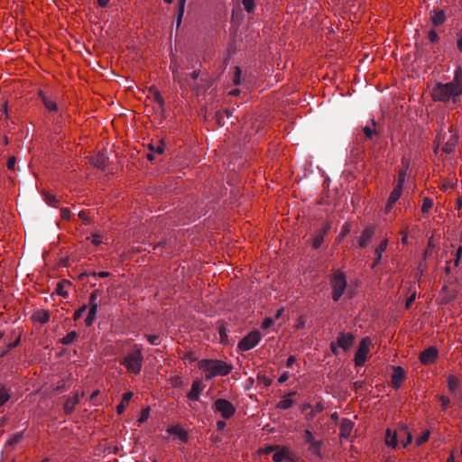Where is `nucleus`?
<instances>
[{"label":"nucleus","mask_w":462,"mask_h":462,"mask_svg":"<svg viewBox=\"0 0 462 462\" xmlns=\"http://www.w3.org/2000/svg\"><path fill=\"white\" fill-rule=\"evenodd\" d=\"M276 452L273 455V460L274 462H282L285 459H289V450L285 447H277Z\"/></svg>","instance_id":"nucleus-21"},{"label":"nucleus","mask_w":462,"mask_h":462,"mask_svg":"<svg viewBox=\"0 0 462 462\" xmlns=\"http://www.w3.org/2000/svg\"><path fill=\"white\" fill-rule=\"evenodd\" d=\"M45 200L50 206H55V203L57 202L56 197L51 194L46 195Z\"/></svg>","instance_id":"nucleus-58"},{"label":"nucleus","mask_w":462,"mask_h":462,"mask_svg":"<svg viewBox=\"0 0 462 462\" xmlns=\"http://www.w3.org/2000/svg\"><path fill=\"white\" fill-rule=\"evenodd\" d=\"M32 319L41 324H45L50 320V313L48 310H39L32 315Z\"/></svg>","instance_id":"nucleus-25"},{"label":"nucleus","mask_w":462,"mask_h":462,"mask_svg":"<svg viewBox=\"0 0 462 462\" xmlns=\"http://www.w3.org/2000/svg\"><path fill=\"white\" fill-rule=\"evenodd\" d=\"M406 435V440L402 439V444L403 447H407L410 443L412 441V434L409 431L408 427L405 425H402L400 427L398 431H392L390 429L386 430L385 434V443L386 445L396 448L398 445L399 438L402 437V435Z\"/></svg>","instance_id":"nucleus-5"},{"label":"nucleus","mask_w":462,"mask_h":462,"mask_svg":"<svg viewBox=\"0 0 462 462\" xmlns=\"http://www.w3.org/2000/svg\"><path fill=\"white\" fill-rule=\"evenodd\" d=\"M78 337H79L78 332L70 331L65 337H63L61 339H60V343L62 345H66V346L70 345L74 341L77 340Z\"/></svg>","instance_id":"nucleus-32"},{"label":"nucleus","mask_w":462,"mask_h":462,"mask_svg":"<svg viewBox=\"0 0 462 462\" xmlns=\"http://www.w3.org/2000/svg\"><path fill=\"white\" fill-rule=\"evenodd\" d=\"M457 143V136L455 134L450 135L448 140L443 145L442 151L445 153H451L455 150Z\"/></svg>","instance_id":"nucleus-26"},{"label":"nucleus","mask_w":462,"mask_h":462,"mask_svg":"<svg viewBox=\"0 0 462 462\" xmlns=\"http://www.w3.org/2000/svg\"><path fill=\"white\" fill-rule=\"evenodd\" d=\"M402 193V188L400 186H395L388 199V202L385 207L386 213H388L392 209L393 204L400 199Z\"/></svg>","instance_id":"nucleus-15"},{"label":"nucleus","mask_w":462,"mask_h":462,"mask_svg":"<svg viewBox=\"0 0 462 462\" xmlns=\"http://www.w3.org/2000/svg\"><path fill=\"white\" fill-rule=\"evenodd\" d=\"M457 50L462 52V30L457 32Z\"/></svg>","instance_id":"nucleus-62"},{"label":"nucleus","mask_w":462,"mask_h":462,"mask_svg":"<svg viewBox=\"0 0 462 462\" xmlns=\"http://www.w3.org/2000/svg\"><path fill=\"white\" fill-rule=\"evenodd\" d=\"M167 431L170 434L177 436L183 442H187L189 439L187 431H185L179 426H171L167 430Z\"/></svg>","instance_id":"nucleus-20"},{"label":"nucleus","mask_w":462,"mask_h":462,"mask_svg":"<svg viewBox=\"0 0 462 462\" xmlns=\"http://www.w3.org/2000/svg\"><path fill=\"white\" fill-rule=\"evenodd\" d=\"M262 338V334L258 330H254L247 334L242 340L238 343L237 347L241 351H248L254 348L258 345Z\"/></svg>","instance_id":"nucleus-6"},{"label":"nucleus","mask_w":462,"mask_h":462,"mask_svg":"<svg viewBox=\"0 0 462 462\" xmlns=\"http://www.w3.org/2000/svg\"><path fill=\"white\" fill-rule=\"evenodd\" d=\"M241 76H242V69L239 67H235V75L233 79V82L236 85L241 84Z\"/></svg>","instance_id":"nucleus-49"},{"label":"nucleus","mask_w":462,"mask_h":462,"mask_svg":"<svg viewBox=\"0 0 462 462\" xmlns=\"http://www.w3.org/2000/svg\"><path fill=\"white\" fill-rule=\"evenodd\" d=\"M39 97L48 111L54 112L58 110L57 104L54 101L48 98L42 91L39 92Z\"/></svg>","instance_id":"nucleus-23"},{"label":"nucleus","mask_w":462,"mask_h":462,"mask_svg":"<svg viewBox=\"0 0 462 462\" xmlns=\"http://www.w3.org/2000/svg\"><path fill=\"white\" fill-rule=\"evenodd\" d=\"M257 379L259 383H263L265 387L270 386L273 382L271 378L262 374H258Z\"/></svg>","instance_id":"nucleus-47"},{"label":"nucleus","mask_w":462,"mask_h":462,"mask_svg":"<svg viewBox=\"0 0 462 462\" xmlns=\"http://www.w3.org/2000/svg\"><path fill=\"white\" fill-rule=\"evenodd\" d=\"M88 309V305H83L81 306L79 309H78L75 312H74V315H73V319L74 320H78L79 319H80V317L82 316V314L86 311V310Z\"/></svg>","instance_id":"nucleus-53"},{"label":"nucleus","mask_w":462,"mask_h":462,"mask_svg":"<svg viewBox=\"0 0 462 462\" xmlns=\"http://www.w3.org/2000/svg\"><path fill=\"white\" fill-rule=\"evenodd\" d=\"M199 70H194L191 73L186 74L183 79L189 86L193 87L194 82L199 78Z\"/></svg>","instance_id":"nucleus-35"},{"label":"nucleus","mask_w":462,"mask_h":462,"mask_svg":"<svg viewBox=\"0 0 462 462\" xmlns=\"http://www.w3.org/2000/svg\"><path fill=\"white\" fill-rule=\"evenodd\" d=\"M243 5L247 13H253L254 10V0H242Z\"/></svg>","instance_id":"nucleus-45"},{"label":"nucleus","mask_w":462,"mask_h":462,"mask_svg":"<svg viewBox=\"0 0 462 462\" xmlns=\"http://www.w3.org/2000/svg\"><path fill=\"white\" fill-rule=\"evenodd\" d=\"M430 438V431H424L422 432L417 439H416V445L420 446L426 441H428Z\"/></svg>","instance_id":"nucleus-44"},{"label":"nucleus","mask_w":462,"mask_h":462,"mask_svg":"<svg viewBox=\"0 0 462 462\" xmlns=\"http://www.w3.org/2000/svg\"><path fill=\"white\" fill-rule=\"evenodd\" d=\"M387 245H388V241H387V239H384L375 248V250H374L375 258L372 264V268H374L381 262L382 254L386 250Z\"/></svg>","instance_id":"nucleus-17"},{"label":"nucleus","mask_w":462,"mask_h":462,"mask_svg":"<svg viewBox=\"0 0 462 462\" xmlns=\"http://www.w3.org/2000/svg\"><path fill=\"white\" fill-rule=\"evenodd\" d=\"M363 130L367 139L371 140L374 138V136L378 135L377 130L375 128H372L369 125H365Z\"/></svg>","instance_id":"nucleus-41"},{"label":"nucleus","mask_w":462,"mask_h":462,"mask_svg":"<svg viewBox=\"0 0 462 462\" xmlns=\"http://www.w3.org/2000/svg\"><path fill=\"white\" fill-rule=\"evenodd\" d=\"M70 214H71V213H70V210H69V208H61V210H60V217H61V218H62V219H64V220H69V218H70Z\"/></svg>","instance_id":"nucleus-55"},{"label":"nucleus","mask_w":462,"mask_h":462,"mask_svg":"<svg viewBox=\"0 0 462 462\" xmlns=\"http://www.w3.org/2000/svg\"><path fill=\"white\" fill-rule=\"evenodd\" d=\"M100 294H101V291L98 290H95L94 291H92L89 296V300H88V306L98 305L97 300Z\"/></svg>","instance_id":"nucleus-43"},{"label":"nucleus","mask_w":462,"mask_h":462,"mask_svg":"<svg viewBox=\"0 0 462 462\" xmlns=\"http://www.w3.org/2000/svg\"><path fill=\"white\" fill-rule=\"evenodd\" d=\"M151 92L153 95V100L154 102L159 106L160 108H163L164 106V99L161 93L156 88H152Z\"/></svg>","instance_id":"nucleus-36"},{"label":"nucleus","mask_w":462,"mask_h":462,"mask_svg":"<svg viewBox=\"0 0 462 462\" xmlns=\"http://www.w3.org/2000/svg\"><path fill=\"white\" fill-rule=\"evenodd\" d=\"M296 393H297L295 391L289 393L277 403L276 407L281 410H287L291 408L293 404L291 397L296 395Z\"/></svg>","instance_id":"nucleus-18"},{"label":"nucleus","mask_w":462,"mask_h":462,"mask_svg":"<svg viewBox=\"0 0 462 462\" xmlns=\"http://www.w3.org/2000/svg\"><path fill=\"white\" fill-rule=\"evenodd\" d=\"M330 228H331V224L327 222L326 224L323 225L321 229L319 230V232H320L322 235L326 236L328 233V231L330 230Z\"/></svg>","instance_id":"nucleus-61"},{"label":"nucleus","mask_w":462,"mask_h":462,"mask_svg":"<svg viewBox=\"0 0 462 462\" xmlns=\"http://www.w3.org/2000/svg\"><path fill=\"white\" fill-rule=\"evenodd\" d=\"M143 356L142 346L134 345V348L122 359L120 365H124L129 373L138 374L142 370Z\"/></svg>","instance_id":"nucleus-3"},{"label":"nucleus","mask_w":462,"mask_h":462,"mask_svg":"<svg viewBox=\"0 0 462 462\" xmlns=\"http://www.w3.org/2000/svg\"><path fill=\"white\" fill-rule=\"evenodd\" d=\"M323 445L322 440H316L313 443L310 444L309 450L313 454L318 456L319 457H322L321 455V447Z\"/></svg>","instance_id":"nucleus-31"},{"label":"nucleus","mask_w":462,"mask_h":462,"mask_svg":"<svg viewBox=\"0 0 462 462\" xmlns=\"http://www.w3.org/2000/svg\"><path fill=\"white\" fill-rule=\"evenodd\" d=\"M431 21L434 26H439L446 21V14L442 9L434 10L431 14Z\"/></svg>","instance_id":"nucleus-19"},{"label":"nucleus","mask_w":462,"mask_h":462,"mask_svg":"<svg viewBox=\"0 0 462 462\" xmlns=\"http://www.w3.org/2000/svg\"><path fill=\"white\" fill-rule=\"evenodd\" d=\"M324 409L323 405L320 402H318L314 408L311 409V411L306 414L307 420H313L318 412L322 411Z\"/></svg>","instance_id":"nucleus-37"},{"label":"nucleus","mask_w":462,"mask_h":462,"mask_svg":"<svg viewBox=\"0 0 462 462\" xmlns=\"http://www.w3.org/2000/svg\"><path fill=\"white\" fill-rule=\"evenodd\" d=\"M71 283L69 281L64 280L62 282H60L57 284L56 292L59 295L62 296L63 298H68L69 292L66 291V288L69 287Z\"/></svg>","instance_id":"nucleus-29"},{"label":"nucleus","mask_w":462,"mask_h":462,"mask_svg":"<svg viewBox=\"0 0 462 462\" xmlns=\"http://www.w3.org/2000/svg\"><path fill=\"white\" fill-rule=\"evenodd\" d=\"M15 162H16L15 157H14V156L10 157L7 160V168H8V170L14 171V169H15Z\"/></svg>","instance_id":"nucleus-59"},{"label":"nucleus","mask_w":462,"mask_h":462,"mask_svg":"<svg viewBox=\"0 0 462 462\" xmlns=\"http://www.w3.org/2000/svg\"><path fill=\"white\" fill-rule=\"evenodd\" d=\"M374 234V228L373 226H366L360 236L358 239V245L361 248L365 247L370 241L372 240V237Z\"/></svg>","instance_id":"nucleus-13"},{"label":"nucleus","mask_w":462,"mask_h":462,"mask_svg":"<svg viewBox=\"0 0 462 462\" xmlns=\"http://www.w3.org/2000/svg\"><path fill=\"white\" fill-rule=\"evenodd\" d=\"M289 376H290L289 372H284V373H282V375H281V376L279 377V379H278V383H285V382L288 380Z\"/></svg>","instance_id":"nucleus-64"},{"label":"nucleus","mask_w":462,"mask_h":462,"mask_svg":"<svg viewBox=\"0 0 462 462\" xmlns=\"http://www.w3.org/2000/svg\"><path fill=\"white\" fill-rule=\"evenodd\" d=\"M459 380L453 374L448 375V387L451 393H455L459 387Z\"/></svg>","instance_id":"nucleus-33"},{"label":"nucleus","mask_w":462,"mask_h":462,"mask_svg":"<svg viewBox=\"0 0 462 462\" xmlns=\"http://www.w3.org/2000/svg\"><path fill=\"white\" fill-rule=\"evenodd\" d=\"M371 345H372V341H371L370 337H365L361 340L359 346L355 355L356 366H363L364 365V364L366 360L367 354L369 352V347Z\"/></svg>","instance_id":"nucleus-7"},{"label":"nucleus","mask_w":462,"mask_h":462,"mask_svg":"<svg viewBox=\"0 0 462 462\" xmlns=\"http://www.w3.org/2000/svg\"><path fill=\"white\" fill-rule=\"evenodd\" d=\"M213 408L224 419H229L236 413V407L229 401L222 398L215 401Z\"/></svg>","instance_id":"nucleus-8"},{"label":"nucleus","mask_w":462,"mask_h":462,"mask_svg":"<svg viewBox=\"0 0 462 462\" xmlns=\"http://www.w3.org/2000/svg\"><path fill=\"white\" fill-rule=\"evenodd\" d=\"M9 399V389L0 383V406H3Z\"/></svg>","instance_id":"nucleus-34"},{"label":"nucleus","mask_w":462,"mask_h":462,"mask_svg":"<svg viewBox=\"0 0 462 462\" xmlns=\"http://www.w3.org/2000/svg\"><path fill=\"white\" fill-rule=\"evenodd\" d=\"M150 415V408H145L142 411L140 417L138 419V424L141 425L144 421H146Z\"/></svg>","instance_id":"nucleus-48"},{"label":"nucleus","mask_w":462,"mask_h":462,"mask_svg":"<svg viewBox=\"0 0 462 462\" xmlns=\"http://www.w3.org/2000/svg\"><path fill=\"white\" fill-rule=\"evenodd\" d=\"M90 162L96 168L105 170L108 162V157L106 152H98L91 157Z\"/></svg>","instance_id":"nucleus-11"},{"label":"nucleus","mask_w":462,"mask_h":462,"mask_svg":"<svg viewBox=\"0 0 462 462\" xmlns=\"http://www.w3.org/2000/svg\"><path fill=\"white\" fill-rule=\"evenodd\" d=\"M273 324L274 319L273 318H266L262 324V328L267 329L271 328Z\"/></svg>","instance_id":"nucleus-54"},{"label":"nucleus","mask_w":462,"mask_h":462,"mask_svg":"<svg viewBox=\"0 0 462 462\" xmlns=\"http://www.w3.org/2000/svg\"><path fill=\"white\" fill-rule=\"evenodd\" d=\"M303 438H304L305 442H307L309 444L313 443V442L316 441L314 437H313L312 432L310 430H304Z\"/></svg>","instance_id":"nucleus-51"},{"label":"nucleus","mask_w":462,"mask_h":462,"mask_svg":"<svg viewBox=\"0 0 462 462\" xmlns=\"http://www.w3.org/2000/svg\"><path fill=\"white\" fill-rule=\"evenodd\" d=\"M199 368L206 373V379L208 380L217 375H227L232 370V365L222 360L202 359L199 363Z\"/></svg>","instance_id":"nucleus-2"},{"label":"nucleus","mask_w":462,"mask_h":462,"mask_svg":"<svg viewBox=\"0 0 462 462\" xmlns=\"http://www.w3.org/2000/svg\"><path fill=\"white\" fill-rule=\"evenodd\" d=\"M110 273L108 272H99V273H92L89 275L93 277H99V278H106L110 276Z\"/></svg>","instance_id":"nucleus-60"},{"label":"nucleus","mask_w":462,"mask_h":462,"mask_svg":"<svg viewBox=\"0 0 462 462\" xmlns=\"http://www.w3.org/2000/svg\"><path fill=\"white\" fill-rule=\"evenodd\" d=\"M173 387H181L183 385V382L180 377L176 376L172 379Z\"/></svg>","instance_id":"nucleus-63"},{"label":"nucleus","mask_w":462,"mask_h":462,"mask_svg":"<svg viewBox=\"0 0 462 462\" xmlns=\"http://www.w3.org/2000/svg\"><path fill=\"white\" fill-rule=\"evenodd\" d=\"M147 340L151 345L158 346L161 343L160 336L158 335H148Z\"/></svg>","instance_id":"nucleus-50"},{"label":"nucleus","mask_w":462,"mask_h":462,"mask_svg":"<svg viewBox=\"0 0 462 462\" xmlns=\"http://www.w3.org/2000/svg\"><path fill=\"white\" fill-rule=\"evenodd\" d=\"M462 94V69L457 68L455 70L454 78L448 83H437L432 89V97L439 102H456Z\"/></svg>","instance_id":"nucleus-1"},{"label":"nucleus","mask_w":462,"mask_h":462,"mask_svg":"<svg viewBox=\"0 0 462 462\" xmlns=\"http://www.w3.org/2000/svg\"><path fill=\"white\" fill-rule=\"evenodd\" d=\"M186 0H178L177 14H176V27L179 28L181 24L184 11H185Z\"/></svg>","instance_id":"nucleus-27"},{"label":"nucleus","mask_w":462,"mask_h":462,"mask_svg":"<svg viewBox=\"0 0 462 462\" xmlns=\"http://www.w3.org/2000/svg\"><path fill=\"white\" fill-rule=\"evenodd\" d=\"M324 235H322L320 232H318L315 236L312 239V247L314 249H318L320 247L322 243L324 242Z\"/></svg>","instance_id":"nucleus-39"},{"label":"nucleus","mask_w":462,"mask_h":462,"mask_svg":"<svg viewBox=\"0 0 462 462\" xmlns=\"http://www.w3.org/2000/svg\"><path fill=\"white\" fill-rule=\"evenodd\" d=\"M132 397H133L132 392H126L123 394L121 402L116 406V411L118 414H122L125 411V407H126L127 403L129 402V401L132 399Z\"/></svg>","instance_id":"nucleus-28"},{"label":"nucleus","mask_w":462,"mask_h":462,"mask_svg":"<svg viewBox=\"0 0 462 462\" xmlns=\"http://www.w3.org/2000/svg\"><path fill=\"white\" fill-rule=\"evenodd\" d=\"M204 389V384L199 380H195L192 383L191 389L188 393L187 397L191 401H199L200 393Z\"/></svg>","instance_id":"nucleus-12"},{"label":"nucleus","mask_w":462,"mask_h":462,"mask_svg":"<svg viewBox=\"0 0 462 462\" xmlns=\"http://www.w3.org/2000/svg\"><path fill=\"white\" fill-rule=\"evenodd\" d=\"M23 437V432L20 431L15 433L11 439H8L7 444L10 446H14L21 441Z\"/></svg>","instance_id":"nucleus-42"},{"label":"nucleus","mask_w":462,"mask_h":462,"mask_svg":"<svg viewBox=\"0 0 462 462\" xmlns=\"http://www.w3.org/2000/svg\"><path fill=\"white\" fill-rule=\"evenodd\" d=\"M428 38H429L430 42L432 43L438 42L439 40V37L435 30L429 31Z\"/></svg>","instance_id":"nucleus-52"},{"label":"nucleus","mask_w":462,"mask_h":462,"mask_svg":"<svg viewBox=\"0 0 462 462\" xmlns=\"http://www.w3.org/2000/svg\"><path fill=\"white\" fill-rule=\"evenodd\" d=\"M439 352L436 347H428L420 353V361L425 365H431L436 361Z\"/></svg>","instance_id":"nucleus-9"},{"label":"nucleus","mask_w":462,"mask_h":462,"mask_svg":"<svg viewBox=\"0 0 462 462\" xmlns=\"http://www.w3.org/2000/svg\"><path fill=\"white\" fill-rule=\"evenodd\" d=\"M405 178H406V173L404 171L400 172L399 176H398V182H397L396 186H400L403 189Z\"/></svg>","instance_id":"nucleus-57"},{"label":"nucleus","mask_w":462,"mask_h":462,"mask_svg":"<svg viewBox=\"0 0 462 462\" xmlns=\"http://www.w3.org/2000/svg\"><path fill=\"white\" fill-rule=\"evenodd\" d=\"M353 429V423L347 419H344L340 424V437L348 438Z\"/></svg>","instance_id":"nucleus-22"},{"label":"nucleus","mask_w":462,"mask_h":462,"mask_svg":"<svg viewBox=\"0 0 462 462\" xmlns=\"http://www.w3.org/2000/svg\"><path fill=\"white\" fill-rule=\"evenodd\" d=\"M434 206V203H433V199H430V198H424L423 199V203H422V206H421V212L422 213H428L430 211V209H431Z\"/></svg>","instance_id":"nucleus-40"},{"label":"nucleus","mask_w":462,"mask_h":462,"mask_svg":"<svg viewBox=\"0 0 462 462\" xmlns=\"http://www.w3.org/2000/svg\"><path fill=\"white\" fill-rule=\"evenodd\" d=\"M355 342V337L352 333H340L337 339V344L344 350H348Z\"/></svg>","instance_id":"nucleus-10"},{"label":"nucleus","mask_w":462,"mask_h":462,"mask_svg":"<svg viewBox=\"0 0 462 462\" xmlns=\"http://www.w3.org/2000/svg\"><path fill=\"white\" fill-rule=\"evenodd\" d=\"M148 149L153 153L162 154L165 150V144L162 140H160L156 143L148 144Z\"/></svg>","instance_id":"nucleus-30"},{"label":"nucleus","mask_w":462,"mask_h":462,"mask_svg":"<svg viewBox=\"0 0 462 462\" xmlns=\"http://www.w3.org/2000/svg\"><path fill=\"white\" fill-rule=\"evenodd\" d=\"M83 393H76L72 398H69L64 403V411L67 414L71 413L75 406L79 403L80 397Z\"/></svg>","instance_id":"nucleus-16"},{"label":"nucleus","mask_w":462,"mask_h":462,"mask_svg":"<svg viewBox=\"0 0 462 462\" xmlns=\"http://www.w3.org/2000/svg\"><path fill=\"white\" fill-rule=\"evenodd\" d=\"M218 333H219V337H220V341L222 343H225L226 344L227 341H228V329L226 328V327L224 325V324H221L218 328Z\"/></svg>","instance_id":"nucleus-38"},{"label":"nucleus","mask_w":462,"mask_h":462,"mask_svg":"<svg viewBox=\"0 0 462 462\" xmlns=\"http://www.w3.org/2000/svg\"><path fill=\"white\" fill-rule=\"evenodd\" d=\"M405 379V371L401 366L393 367V372L392 374V383L394 388H399L401 386V383Z\"/></svg>","instance_id":"nucleus-14"},{"label":"nucleus","mask_w":462,"mask_h":462,"mask_svg":"<svg viewBox=\"0 0 462 462\" xmlns=\"http://www.w3.org/2000/svg\"><path fill=\"white\" fill-rule=\"evenodd\" d=\"M88 307H89L88 312L85 319V324L87 327H90L93 325L94 321L97 319V310H98V305H93V306H88Z\"/></svg>","instance_id":"nucleus-24"},{"label":"nucleus","mask_w":462,"mask_h":462,"mask_svg":"<svg viewBox=\"0 0 462 462\" xmlns=\"http://www.w3.org/2000/svg\"><path fill=\"white\" fill-rule=\"evenodd\" d=\"M347 285L346 276L341 270H337L330 278L332 289L331 297L334 301H338L345 293Z\"/></svg>","instance_id":"nucleus-4"},{"label":"nucleus","mask_w":462,"mask_h":462,"mask_svg":"<svg viewBox=\"0 0 462 462\" xmlns=\"http://www.w3.org/2000/svg\"><path fill=\"white\" fill-rule=\"evenodd\" d=\"M20 344V338H17L14 342L9 343L6 346V350L0 354V358L4 357L9 351L15 348Z\"/></svg>","instance_id":"nucleus-46"},{"label":"nucleus","mask_w":462,"mask_h":462,"mask_svg":"<svg viewBox=\"0 0 462 462\" xmlns=\"http://www.w3.org/2000/svg\"><path fill=\"white\" fill-rule=\"evenodd\" d=\"M461 255H462V246H459L456 252V257L454 260L455 266L459 265Z\"/></svg>","instance_id":"nucleus-56"}]
</instances>
